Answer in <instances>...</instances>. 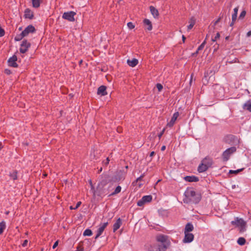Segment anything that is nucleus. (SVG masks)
<instances>
[{
  "label": "nucleus",
  "instance_id": "obj_1",
  "mask_svg": "<svg viewBox=\"0 0 251 251\" xmlns=\"http://www.w3.org/2000/svg\"><path fill=\"white\" fill-rule=\"evenodd\" d=\"M184 195L186 197V198L184 199V202H192L197 203L200 201V196L196 194V192L191 189L186 190Z\"/></svg>",
  "mask_w": 251,
  "mask_h": 251
},
{
  "label": "nucleus",
  "instance_id": "obj_2",
  "mask_svg": "<svg viewBox=\"0 0 251 251\" xmlns=\"http://www.w3.org/2000/svg\"><path fill=\"white\" fill-rule=\"evenodd\" d=\"M145 247L147 251H166L167 249V245H160L159 243H154L147 244Z\"/></svg>",
  "mask_w": 251,
  "mask_h": 251
},
{
  "label": "nucleus",
  "instance_id": "obj_3",
  "mask_svg": "<svg viewBox=\"0 0 251 251\" xmlns=\"http://www.w3.org/2000/svg\"><path fill=\"white\" fill-rule=\"evenodd\" d=\"M231 223L238 227L240 232H243L246 230V222L242 219L237 218L234 221H231Z\"/></svg>",
  "mask_w": 251,
  "mask_h": 251
},
{
  "label": "nucleus",
  "instance_id": "obj_4",
  "mask_svg": "<svg viewBox=\"0 0 251 251\" xmlns=\"http://www.w3.org/2000/svg\"><path fill=\"white\" fill-rule=\"evenodd\" d=\"M236 151V148L234 147H231L226 149L222 154L223 159L225 161H227L230 155L235 152Z\"/></svg>",
  "mask_w": 251,
  "mask_h": 251
},
{
  "label": "nucleus",
  "instance_id": "obj_5",
  "mask_svg": "<svg viewBox=\"0 0 251 251\" xmlns=\"http://www.w3.org/2000/svg\"><path fill=\"white\" fill-rule=\"evenodd\" d=\"M75 12L74 11H69L64 12L62 15V18L65 20H67L70 22L75 21Z\"/></svg>",
  "mask_w": 251,
  "mask_h": 251
},
{
  "label": "nucleus",
  "instance_id": "obj_6",
  "mask_svg": "<svg viewBox=\"0 0 251 251\" xmlns=\"http://www.w3.org/2000/svg\"><path fill=\"white\" fill-rule=\"evenodd\" d=\"M156 239L157 241L160 243V245H167V248L169 244L168 243V237L166 235L160 234L156 236Z\"/></svg>",
  "mask_w": 251,
  "mask_h": 251
},
{
  "label": "nucleus",
  "instance_id": "obj_7",
  "mask_svg": "<svg viewBox=\"0 0 251 251\" xmlns=\"http://www.w3.org/2000/svg\"><path fill=\"white\" fill-rule=\"evenodd\" d=\"M151 200L152 197L151 195L143 196L142 198L137 202V205L139 206H142L145 203L150 202Z\"/></svg>",
  "mask_w": 251,
  "mask_h": 251
},
{
  "label": "nucleus",
  "instance_id": "obj_8",
  "mask_svg": "<svg viewBox=\"0 0 251 251\" xmlns=\"http://www.w3.org/2000/svg\"><path fill=\"white\" fill-rule=\"evenodd\" d=\"M108 225V223H101L97 231V234L95 237V239H97L99 238L103 232L104 229Z\"/></svg>",
  "mask_w": 251,
  "mask_h": 251
},
{
  "label": "nucleus",
  "instance_id": "obj_9",
  "mask_svg": "<svg viewBox=\"0 0 251 251\" xmlns=\"http://www.w3.org/2000/svg\"><path fill=\"white\" fill-rule=\"evenodd\" d=\"M30 46V43H28L26 40H24L21 45L20 51L22 53H25Z\"/></svg>",
  "mask_w": 251,
  "mask_h": 251
},
{
  "label": "nucleus",
  "instance_id": "obj_10",
  "mask_svg": "<svg viewBox=\"0 0 251 251\" xmlns=\"http://www.w3.org/2000/svg\"><path fill=\"white\" fill-rule=\"evenodd\" d=\"M184 238L183 240V243H189L192 242L194 240V236L191 233H184Z\"/></svg>",
  "mask_w": 251,
  "mask_h": 251
},
{
  "label": "nucleus",
  "instance_id": "obj_11",
  "mask_svg": "<svg viewBox=\"0 0 251 251\" xmlns=\"http://www.w3.org/2000/svg\"><path fill=\"white\" fill-rule=\"evenodd\" d=\"M35 29L34 27L32 25H28L24 31L22 32V34L24 35L25 37L27 36L29 33H33L35 31Z\"/></svg>",
  "mask_w": 251,
  "mask_h": 251
},
{
  "label": "nucleus",
  "instance_id": "obj_12",
  "mask_svg": "<svg viewBox=\"0 0 251 251\" xmlns=\"http://www.w3.org/2000/svg\"><path fill=\"white\" fill-rule=\"evenodd\" d=\"M17 57L16 55L11 57L8 60V65L13 67H17L18 64L16 63Z\"/></svg>",
  "mask_w": 251,
  "mask_h": 251
},
{
  "label": "nucleus",
  "instance_id": "obj_13",
  "mask_svg": "<svg viewBox=\"0 0 251 251\" xmlns=\"http://www.w3.org/2000/svg\"><path fill=\"white\" fill-rule=\"evenodd\" d=\"M179 116V113L178 112H175L174 114L173 117H172L170 121L168 123L167 126L169 127H172L174 125L176 121V120L177 117Z\"/></svg>",
  "mask_w": 251,
  "mask_h": 251
},
{
  "label": "nucleus",
  "instance_id": "obj_14",
  "mask_svg": "<svg viewBox=\"0 0 251 251\" xmlns=\"http://www.w3.org/2000/svg\"><path fill=\"white\" fill-rule=\"evenodd\" d=\"M97 94L103 96L107 95L106 87L103 85L100 86L98 89Z\"/></svg>",
  "mask_w": 251,
  "mask_h": 251
},
{
  "label": "nucleus",
  "instance_id": "obj_15",
  "mask_svg": "<svg viewBox=\"0 0 251 251\" xmlns=\"http://www.w3.org/2000/svg\"><path fill=\"white\" fill-rule=\"evenodd\" d=\"M24 16L25 18L32 19L33 18V13L27 8L25 10Z\"/></svg>",
  "mask_w": 251,
  "mask_h": 251
},
{
  "label": "nucleus",
  "instance_id": "obj_16",
  "mask_svg": "<svg viewBox=\"0 0 251 251\" xmlns=\"http://www.w3.org/2000/svg\"><path fill=\"white\" fill-rule=\"evenodd\" d=\"M201 162L205 164L208 168L210 167L213 163L212 159L209 157H205L204 158Z\"/></svg>",
  "mask_w": 251,
  "mask_h": 251
},
{
  "label": "nucleus",
  "instance_id": "obj_17",
  "mask_svg": "<svg viewBox=\"0 0 251 251\" xmlns=\"http://www.w3.org/2000/svg\"><path fill=\"white\" fill-rule=\"evenodd\" d=\"M194 229L193 225L191 223H187L185 227L184 233H190Z\"/></svg>",
  "mask_w": 251,
  "mask_h": 251
},
{
  "label": "nucleus",
  "instance_id": "obj_18",
  "mask_svg": "<svg viewBox=\"0 0 251 251\" xmlns=\"http://www.w3.org/2000/svg\"><path fill=\"white\" fill-rule=\"evenodd\" d=\"M184 179L188 182H197L199 181L198 177L195 176H186Z\"/></svg>",
  "mask_w": 251,
  "mask_h": 251
},
{
  "label": "nucleus",
  "instance_id": "obj_19",
  "mask_svg": "<svg viewBox=\"0 0 251 251\" xmlns=\"http://www.w3.org/2000/svg\"><path fill=\"white\" fill-rule=\"evenodd\" d=\"M122 225V221L119 218L113 225V231L115 232L118 230Z\"/></svg>",
  "mask_w": 251,
  "mask_h": 251
},
{
  "label": "nucleus",
  "instance_id": "obj_20",
  "mask_svg": "<svg viewBox=\"0 0 251 251\" xmlns=\"http://www.w3.org/2000/svg\"><path fill=\"white\" fill-rule=\"evenodd\" d=\"M208 167L205 164H204L202 162L199 165L198 170L200 173H202L206 171L208 169Z\"/></svg>",
  "mask_w": 251,
  "mask_h": 251
},
{
  "label": "nucleus",
  "instance_id": "obj_21",
  "mask_svg": "<svg viewBox=\"0 0 251 251\" xmlns=\"http://www.w3.org/2000/svg\"><path fill=\"white\" fill-rule=\"evenodd\" d=\"M243 108L244 110H247L251 112V100H249L246 102L243 106Z\"/></svg>",
  "mask_w": 251,
  "mask_h": 251
},
{
  "label": "nucleus",
  "instance_id": "obj_22",
  "mask_svg": "<svg viewBox=\"0 0 251 251\" xmlns=\"http://www.w3.org/2000/svg\"><path fill=\"white\" fill-rule=\"evenodd\" d=\"M150 9L151 14L154 18H156L158 17L159 13L157 9H156L152 6H151L150 7Z\"/></svg>",
  "mask_w": 251,
  "mask_h": 251
},
{
  "label": "nucleus",
  "instance_id": "obj_23",
  "mask_svg": "<svg viewBox=\"0 0 251 251\" xmlns=\"http://www.w3.org/2000/svg\"><path fill=\"white\" fill-rule=\"evenodd\" d=\"M127 63L129 66L133 67L137 65L138 61L137 59L134 58L131 60L129 59L127 60Z\"/></svg>",
  "mask_w": 251,
  "mask_h": 251
},
{
  "label": "nucleus",
  "instance_id": "obj_24",
  "mask_svg": "<svg viewBox=\"0 0 251 251\" xmlns=\"http://www.w3.org/2000/svg\"><path fill=\"white\" fill-rule=\"evenodd\" d=\"M144 25L147 26V29L149 30L152 29V25L151 21L149 19H145L144 20Z\"/></svg>",
  "mask_w": 251,
  "mask_h": 251
},
{
  "label": "nucleus",
  "instance_id": "obj_25",
  "mask_svg": "<svg viewBox=\"0 0 251 251\" xmlns=\"http://www.w3.org/2000/svg\"><path fill=\"white\" fill-rule=\"evenodd\" d=\"M195 19H194V18L192 17L189 21V25L187 26V29L188 30H191L193 28L194 25L195 24Z\"/></svg>",
  "mask_w": 251,
  "mask_h": 251
},
{
  "label": "nucleus",
  "instance_id": "obj_26",
  "mask_svg": "<svg viewBox=\"0 0 251 251\" xmlns=\"http://www.w3.org/2000/svg\"><path fill=\"white\" fill-rule=\"evenodd\" d=\"M121 187L120 186H118L115 189L114 191L109 195V196H113L119 193L121 191Z\"/></svg>",
  "mask_w": 251,
  "mask_h": 251
},
{
  "label": "nucleus",
  "instance_id": "obj_27",
  "mask_svg": "<svg viewBox=\"0 0 251 251\" xmlns=\"http://www.w3.org/2000/svg\"><path fill=\"white\" fill-rule=\"evenodd\" d=\"M6 228L5 223L3 221L0 223V234H2Z\"/></svg>",
  "mask_w": 251,
  "mask_h": 251
},
{
  "label": "nucleus",
  "instance_id": "obj_28",
  "mask_svg": "<svg viewBox=\"0 0 251 251\" xmlns=\"http://www.w3.org/2000/svg\"><path fill=\"white\" fill-rule=\"evenodd\" d=\"M32 5L35 8H38L40 6V0H32Z\"/></svg>",
  "mask_w": 251,
  "mask_h": 251
},
{
  "label": "nucleus",
  "instance_id": "obj_29",
  "mask_svg": "<svg viewBox=\"0 0 251 251\" xmlns=\"http://www.w3.org/2000/svg\"><path fill=\"white\" fill-rule=\"evenodd\" d=\"M246 240L243 237H240L238 239L237 243L240 245H244L245 244Z\"/></svg>",
  "mask_w": 251,
  "mask_h": 251
},
{
  "label": "nucleus",
  "instance_id": "obj_30",
  "mask_svg": "<svg viewBox=\"0 0 251 251\" xmlns=\"http://www.w3.org/2000/svg\"><path fill=\"white\" fill-rule=\"evenodd\" d=\"M83 234L84 236H90L92 235V231L89 229H86L84 230Z\"/></svg>",
  "mask_w": 251,
  "mask_h": 251
},
{
  "label": "nucleus",
  "instance_id": "obj_31",
  "mask_svg": "<svg viewBox=\"0 0 251 251\" xmlns=\"http://www.w3.org/2000/svg\"><path fill=\"white\" fill-rule=\"evenodd\" d=\"M25 36L24 35L22 34V33L21 32L20 34L17 35L16 37H15V40L16 41H19L21 40L23 38H24Z\"/></svg>",
  "mask_w": 251,
  "mask_h": 251
},
{
  "label": "nucleus",
  "instance_id": "obj_32",
  "mask_svg": "<svg viewBox=\"0 0 251 251\" xmlns=\"http://www.w3.org/2000/svg\"><path fill=\"white\" fill-rule=\"evenodd\" d=\"M10 177L13 180H16L17 178V173L16 172H13L10 174Z\"/></svg>",
  "mask_w": 251,
  "mask_h": 251
},
{
  "label": "nucleus",
  "instance_id": "obj_33",
  "mask_svg": "<svg viewBox=\"0 0 251 251\" xmlns=\"http://www.w3.org/2000/svg\"><path fill=\"white\" fill-rule=\"evenodd\" d=\"M206 43V41L205 40L202 43V44L198 47V50H202L204 47V46H205V44Z\"/></svg>",
  "mask_w": 251,
  "mask_h": 251
},
{
  "label": "nucleus",
  "instance_id": "obj_34",
  "mask_svg": "<svg viewBox=\"0 0 251 251\" xmlns=\"http://www.w3.org/2000/svg\"><path fill=\"white\" fill-rule=\"evenodd\" d=\"M124 178H125V176H120L119 177H115L114 178L113 181H115V182L119 181L121 179H124Z\"/></svg>",
  "mask_w": 251,
  "mask_h": 251
},
{
  "label": "nucleus",
  "instance_id": "obj_35",
  "mask_svg": "<svg viewBox=\"0 0 251 251\" xmlns=\"http://www.w3.org/2000/svg\"><path fill=\"white\" fill-rule=\"evenodd\" d=\"M105 183L106 182L105 181H101L100 183L99 184L97 189L100 190L105 184Z\"/></svg>",
  "mask_w": 251,
  "mask_h": 251
},
{
  "label": "nucleus",
  "instance_id": "obj_36",
  "mask_svg": "<svg viewBox=\"0 0 251 251\" xmlns=\"http://www.w3.org/2000/svg\"><path fill=\"white\" fill-rule=\"evenodd\" d=\"M246 14V11L245 10H243L241 12V13H240V15H239V18L240 19H243L245 17V15Z\"/></svg>",
  "mask_w": 251,
  "mask_h": 251
},
{
  "label": "nucleus",
  "instance_id": "obj_37",
  "mask_svg": "<svg viewBox=\"0 0 251 251\" xmlns=\"http://www.w3.org/2000/svg\"><path fill=\"white\" fill-rule=\"evenodd\" d=\"M220 33H219V32H217V33H216V36H215V37H214V38H212V41L213 42H215L217 39H218V38H220Z\"/></svg>",
  "mask_w": 251,
  "mask_h": 251
},
{
  "label": "nucleus",
  "instance_id": "obj_38",
  "mask_svg": "<svg viewBox=\"0 0 251 251\" xmlns=\"http://www.w3.org/2000/svg\"><path fill=\"white\" fill-rule=\"evenodd\" d=\"M127 25L128 27L130 29H133L135 27L133 24L131 22L128 23Z\"/></svg>",
  "mask_w": 251,
  "mask_h": 251
},
{
  "label": "nucleus",
  "instance_id": "obj_39",
  "mask_svg": "<svg viewBox=\"0 0 251 251\" xmlns=\"http://www.w3.org/2000/svg\"><path fill=\"white\" fill-rule=\"evenodd\" d=\"M156 88L158 89V91L160 92L162 90L163 86L160 83H157L156 84Z\"/></svg>",
  "mask_w": 251,
  "mask_h": 251
},
{
  "label": "nucleus",
  "instance_id": "obj_40",
  "mask_svg": "<svg viewBox=\"0 0 251 251\" xmlns=\"http://www.w3.org/2000/svg\"><path fill=\"white\" fill-rule=\"evenodd\" d=\"M5 33L4 30L0 27V37H2L4 36Z\"/></svg>",
  "mask_w": 251,
  "mask_h": 251
},
{
  "label": "nucleus",
  "instance_id": "obj_41",
  "mask_svg": "<svg viewBox=\"0 0 251 251\" xmlns=\"http://www.w3.org/2000/svg\"><path fill=\"white\" fill-rule=\"evenodd\" d=\"M237 14H233L232 15V21H235L237 19Z\"/></svg>",
  "mask_w": 251,
  "mask_h": 251
},
{
  "label": "nucleus",
  "instance_id": "obj_42",
  "mask_svg": "<svg viewBox=\"0 0 251 251\" xmlns=\"http://www.w3.org/2000/svg\"><path fill=\"white\" fill-rule=\"evenodd\" d=\"M165 130V128H164V129L162 130V131H161V132L158 134V137H159V139H160V138H161V137H162V135H163V134H164Z\"/></svg>",
  "mask_w": 251,
  "mask_h": 251
},
{
  "label": "nucleus",
  "instance_id": "obj_43",
  "mask_svg": "<svg viewBox=\"0 0 251 251\" xmlns=\"http://www.w3.org/2000/svg\"><path fill=\"white\" fill-rule=\"evenodd\" d=\"M28 243V240H25L23 243L22 244V246L25 247V246H26L27 244Z\"/></svg>",
  "mask_w": 251,
  "mask_h": 251
},
{
  "label": "nucleus",
  "instance_id": "obj_44",
  "mask_svg": "<svg viewBox=\"0 0 251 251\" xmlns=\"http://www.w3.org/2000/svg\"><path fill=\"white\" fill-rule=\"evenodd\" d=\"M144 174H142L140 176L136 179V181L138 182V181L141 180L144 177Z\"/></svg>",
  "mask_w": 251,
  "mask_h": 251
},
{
  "label": "nucleus",
  "instance_id": "obj_45",
  "mask_svg": "<svg viewBox=\"0 0 251 251\" xmlns=\"http://www.w3.org/2000/svg\"><path fill=\"white\" fill-rule=\"evenodd\" d=\"M58 245V241H56L53 244L52 248L54 249Z\"/></svg>",
  "mask_w": 251,
  "mask_h": 251
},
{
  "label": "nucleus",
  "instance_id": "obj_46",
  "mask_svg": "<svg viewBox=\"0 0 251 251\" xmlns=\"http://www.w3.org/2000/svg\"><path fill=\"white\" fill-rule=\"evenodd\" d=\"M81 204V202L80 201H78L77 203H76V206H75V207H74V209H77V208H78L80 205Z\"/></svg>",
  "mask_w": 251,
  "mask_h": 251
},
{
  "label": "nucleus",
  "instance_id": "obj_47",
  "mask_svg": "<svg viewBox=\"0 0 251 251\" xmlns=\"http://www.w3.org/2000/svg\"><path fill=\"white\" fill-rule=\"evenodd\" d=\"M109 158L107 157L106 161L103 162V163L105 164V165H107L109 164Z\"/></svg>",
  "mask_w": 251,
  "mask_h": 251
},
{
  "label": "nucleus",
  "instance_id": "obj_48",
  "mask_svg": "<svg viewBox=\"0 0 251 251\" xmlns=\"http://www.w3.org/2000/svg\"><path fill=\"white\" fill-rule=\"evenodd\" d=\"M239 171H240V170H236V171L230 170V171H229V173H238Z\"/></svg>",
  "mask_w": 251,
  "mask_h": 251
},
{
  "label": "nucleus",
  "instance_id": "obj_49",
  "mask_svg": "<svg viewBox=\"0 0 251 251\" xmlns=\"http://www.w3.org/2000/svg\"><path fill=\"white\" fill-rule=\"evenodd\" d=\"M238 7H235L234 8V14H237L238 13Z\"/></svg>",
  "mask_w": 251,
  "mask_h": 251
},
{
  "label": "nucleus",
  "instance_id": "obj_50",
  "mask_svg": "<svg viewBox=\"0 0 251 251\" xmlns=\"http://www.w3.org/2000/svg\"><path fill=\"white\" fill-rule=\"evenodd\" d=\"M199 51H200V50H198V49H197V50H196V51L195 53H194L193 54V55H194H194H197V54H198V53H199Z\"/></svg>",
  "mask_w": 251,
  "mask_h": 251
},
{
  "label": "nucleus",
  "instance_id": "obj_51",
  "mask_svg": "<svg viewBox=\"0 0 251 251\" xmlns=\"http://www.w3.org/2000/svg\"><path fill=\"white\" fill-rule=\"evenodd\" d=\"M5 72L7 74H10V71L9 70H7V69L5 70Z\"/></svg>",
  "mask_w": 251,
  "mask_h": 251
},
{
  "label": "nucleus",
  "instance_id": "obj_52",
  "mask_svg": "<svg viewBox=\"0 0 251 251\" xmlns=\"http://www.w3.org/2000/svg\"><path fill=\"white\" fill-rule=\"evenodd\" d=\"M251 35V31H249V32H248V33L247 34V36L248 37H250Z\"/></svg>",
  "mask_w": 251,
  "mask_h": 251
},
{
  "label": "nucleus",
  "instance_id": "obj_53",
  "mask_svg": "<svg viewBox=\"0 0 251 251\" xmlns=\"http://www.w3.org/2000/svg\"><path fill=\"white\" fill-rule=\"evenodd\" d=\"M155 152L154 151H151L150 153V156H153Z\"/></svg>",
  "mask_w": 251,
  "mask_h": 251
},
{
  "label": "nucleus",
  "instance_id": "obj_54",
  "mask_svg": "<svg viewBox=\"0 0 251 251\" xmlns=\"http://www.w3.org/2000/svg\"><path fill=\"white\" fill-rule=\"evenodd\" d=\"M166 149V147L165 146H163L161 147V151H164Z\"/></svg>",
  "mask_w": 251,
  "mask_h": 251
},
{
  "label": "nucleus",
  "instance_id": "obj_55",
  "mask_svg": "<svg viewBox=\"0 0 251 251\" xmlns=\"http://www.w3.org/2000/svg\"><path fill=\"white\" fill-rule=\"evenodd\" d=\"M185 37L184 36V35H182V41L183 42H185Z\"/></svg>",
  "mask_w": 251,
  "mask_h": 251
},
{
  "label": "nucleus",
  "instance_id": "obj_56",
  "mask_svg": "<svg viewBox=\"0 0 251 251\" xmlns=\"http://www.w3.org/2000/svg\"><path fill=\"white\" fill-rule=\"evenodd\" d=\"M234 22H235V21H232L231 23H230V26H232V25H234Z\"/></svg>",
  "mask_w": 251,
  "mask_h": 251
},
{
  "label": "nucleus",
  "instance_id": "obj_57",
  "mask_svg": "<svg viewBox=\"0 0 251 251\" xmlns=\"http://www.w3.org/2000/svg\"><path fill=\"white\" fill-rule=\"evenodd\" d=\"M70 209H74V207H73L72 206H70Z\"/></svg>",
  "mask_w": 251,
  "mask_h": 251
},
{
  "label": "nucleus",
  "instance_id": "obj_58",
  "mask_svg": "<svg viewBox=\"0 0 251 251\" xmlns=\"http://www.w3.org/2000/svg\"><path fill=\"white\" fill-rule=\"evenodd\" d=\"M218 21H219V20H217V21L216 22V24L217 23H218Z\"/></svg>",
  "mask_w": 251,
  "mask_h": 251
},
{
  "label": "nucleus",
  "instance_id": "obj_59",
  "mask_svg": "<svg viewBox=\"0 0 251 251\" xmlns=\"http://www.w3.org/2000/svg\"><path fill=\"white\" fill-rule=\"evenodd\" d=\"M1 148H2L0 146V150L1 149Z\"/></svg>",
  "mask_w": 251,
  "mask_h": 251
}]
</instances>
